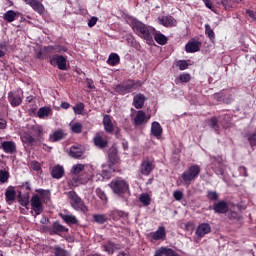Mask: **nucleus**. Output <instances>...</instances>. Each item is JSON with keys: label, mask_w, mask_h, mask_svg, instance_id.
Wrapping results in <instances>:
<instances>
[{"label": "nucleus", "mask_w": 256, "mask_h": 256, "mask_svg": "<svg viewBox=\"0 0 256 256\" xmlns=\"http://www.w3.org/2000/svg\"><path fill=\"white\" fill-rule=\"evenodd\" d=\"M141 87H143V82L129 79L122 84L116 85L114 91L119 95H127V93H133V91H137Z\"/></svg>", "instance_id": "1"}, {"label": "nucleus", "mask_w": 256, "mask_h": 256, "mask_svg": "<svg viewBox=\"0 0 256 256\" xmlns=\"http://www.w3.org/2000/svg\"><path fill=\"white\" fill-rule=\"evenodd\" d=\"M132 29L142 39H145L146 41H153V28L147 27L143 22L138 20L132 21Z\"/></svg>", "instance_id": "2"}, {"label": "nucleus", "mask_w": 256, "mask_h": 256, "mask_svg": "<svg viewBox=\"0 0 256 256\" xmlns=\"http://www.w3.org/2000/svg\"><path fill=\"white\" fill-rule=\"evenodd\" d=\"M109 187L112 189L113 193H115V195H119V197H123V195H127V193H129V183L123 178H116L112 180Z\"/></svg>", "instance_id": "3"}, {"label": "nucleus", "mask_w": 256, "mask_h": 256, "mask_svg": "<svg viewBox=\"0 0 256 256\" xmlns=\"http://www.w3.org/2000/svg\"><path fill=\"white\" fill-rule=\"evenodd\" d=\"M68 199L70 200V205L75 211H82V213H86L88 211L85 202L77 195V192L70 191L67 193Z\"/></svg>", "instance_id": "4"}, {"label": "nucleus", "mask_w": 256, "mask_h": 256, "mask_svg": "<svg viewBox=\"0 0 256 256\" xmlns=\"http://www.w3.org/2000/svg\"><path fill=\"white\" fill-rule=\"evenodd\" d=\"M70 173L72 175H79L84 173L85 181H89L93 177V166L89 164H75L72 166Z\"/></svg>", "instance_id": "5"}, {"label": "nucleus", "mask_w": 256, "mask_h": 256, "mask_svg": "<svg viewBox=\"0 0 256 256\" xmlns=\"http://www.w3.org/2000/svg\"><path fill=\"white\" fill-rule=\"evenodd\" d=\"M199 173H201V166L197 164L191 165L186 171L182 173V179L184 183H191V181H195L197 177H199Z\"/></svg>", "instance_id": "6"}, {"label": "nucleus", "mask_w": 256, "mask_h": 256, "mask_svg": "<svg viewBox=\"0 0 256 256\" xmlns=\"http://www.w3.org/2000/svg\"><path fill=\"white\" fill-rule=\"evenodd\" d=\"M146 237L150 243L165 241L167 239V229H165V226H159L156 231L146 234Z\"/></svg>", "instance_id": "7"}, {"label": "nucleus", "mask_w": 256, "mask_h": 256, "mask_svg": "<svg viewBox=\"0 0 256 256\" xmlns=\"http://www.w3.org/2000/svg\"><path fill=\"white\" fill-rule=\"evenodd\" d=\"M50 65L58 67L61 71L67 70V58L63 55H53L50 57Z\"/></svg>", "instance_id": "8"}, {"label": "nucleus", "mask_w": 256, "mask_h": 256, "mask_svg": "<svg viewBox=\"0 0 256 256\" xmlns=\"http://www.w3.org/2000/svg\"><path fill=\"white\" fill-rule=\"evenodd\" d=\"M30 203H31L32 210L35 213V217L43 213V200L41 199V196H39L38 194H35L34 196H32Z\"/></svg>", "instance_id": "9"}, {"label": "nucleus", "mask_w": 256, "mask_h": 256, "mask_svg": "<svg viewBox=\"0 0 256 256\" xmlns=\"http://www.w3.org/2000/svg\"><path fill=\"white\" fill-rule=\"evenodd\" d=\"M8 101L12 107H19L23 103V91L9 92Z\"/></svg>", "instance_id": "10"}, {"label": "nucleus", "mask_w": 256, "mask_h": 256, "mask_svg": "<svg viewBox=\"0 0 256 256\" xmlns=\"http://www.w3.org/2000/svg\"><path fill=\"white\" fill-rule=\"evenodd\" d=\"M213 171L216 175H223V171H225V160L221 156L214 157L213 162Z\"/></svg>", "instance_id": "11"}, {"label": "nucleus", "mask_w": 256, "mask_h": 256, "mask_svg": "<svg viewBox=\"0 0 256 256\" xmlns=\"http://www.w3.org/2000/svg\"><path fill=\"white\" fill-rule=\"evenodd\" d=\"M149 119H151L150 115H146L143 110H139L134 117V125L136 127H139V125H145Z\"/></svg>", "instance_id": "12"}, {"label": "nucleus", "mask_w": 256, "mask_h": 256, "mask_svg": "<svg viewBox=\"0 0 256 256\" xmlns=\"http://www.w3.org/2000/svg\"><path fill=\"white\" fill-rule=\"evenodd\" d=\"M158 22L163 27H175L177 25V20L173 16L158 17Z\"/></svg>", "instance_id": "13"}, {"label": "nucleus", "mask_w": 256, "mask_h": 256, "mask_svg": "<svg viewBox=\"0 0 256 256\" xmlns=\"http://www.w3.org/2000/svg\"><path fill=\"white\" fill-rule=\"evenodd\" d=\"M211 233V225L209 223H202L196 229V235L200 239L203 238L204 235H209Z\"/></svg>", "instance_id": "14"}, {"label": "nucleus", "mask_w": 256, "mask_h": 256, "mask_svg": "<svg viewBox=\"0 0 256 256\" xmlns=\"http://www.w3.org/2000/svg\"><path fill=\"white\" fill-rule=\"evenodd\" d=\"M103 126H104V131H106V133H113V131H115V127L113 126V118L110 115L108 114L104 115Z\"/></svg>", "instance_id": "15"}, {"label": "nucleus", "mask_w": 256, "mask_h": 256, "mask_svg": "<svg viewBox=\"0 0 256 256\" xmlns=\"http://www.w3.org/2000/svg\"><path fill=\"white\" fill-rule=\"evenodd\" d=\"M151 171H153V162L149 160H144L140 166V173L142 175L149 176L151 175Z\"/></svg>", "instance_id": "16"}, {"label": "nucleus", "mask_w": 256, "mask_h": 256, "mask_svg": "<svg viewBox=\"0 0 256 256\" xmlns=\"http://www.w3.org/2000/svg\"><path fill=\"white\" fill-rule=\"evenodd\" d=\"M151 135H153V137H155L156 139H161V135H163V128L161 127V124H159V122H152Z\"/></svg>", "instance_id": "17"}, {"label": "nucleus", "mask_w": 256, "mask_h": 256, "mask_svg": "<svg viewBox=\"0 0 256 256\" xmlns=\"http://www.w3.org/2000/svg\"><path fill=\"white\" fill-rule=\"evenodd\" d=\"M69 228L59 224V222H54L50 229V235H59V233H67Z\"/></svg>", "instance_id": "18"}, {"label": "nucleus", "mask_w": 256, "mask_h": 256, "mask_svg": "<svg viewBox=\"0 0 256 256\" xmlns=\"http://www.w3.org/2000/svg\"><path fill=\"white\" fill-rule=\"evenodd\" d=\"M1 147L4 151V153H15L17 151V144L13 141H3L1 142Z\"/></svg>", "instance_id": "19"}, {"label": "nucleus", "mask_w": 256, "mask_h": 256, "mask_svg": "<svg viewBox=\"0 0 256 256\" xmlns=\"http://www.w3.org/2000/svg\"><path fill=\"white\" fill-rule=\"evenodd\" d=\"M201 49V42L199 41H189L185 45L186 53H197Z\"/></svg>", "instance_id": "20"}, {"label": "nucleus", "mask_w": 256, "mask_h": 256, "mask_svg": "<svg viewBox=\"0 0 256 256\" xmlns=\"http://www.w3.org/2000/svg\"><path fill=\"white\" fill-rule=\"evenodd\" d=\"M103 249L108 255H113L115 251H118V249H121V246L119 244H115L111 241H108L106 244H103Z\"/></svg>", "instance_id": "21"}, {"label": "nucleus", "mask_w": 256, "mask_h": 256, "mask_svg": "<svg viewBox=\"0 0 256 256\" xmlns=\"http://www.w3.org/2000/svg\"><path fill=\"white\" fill-rule=\"evenodd\" d=\"M215 213H226L229 211V204L224 200H221L214 204Z\"/></svg>", "instance_id": "22"}, {"label": "nucleus", "mask_w": 256, "mask_h": 256, "mask_svg": "<svg viewBox=\"0 0 256 256\" xmlns=\"http://www.w3.org/2000/svg\"><path fill=\"white\" fill-rule=\"evenodd\" d=\"M67 134L63 130H56L53 134L49 136V141L51 143H57V141H61V139H65Z\"/></svg>", "instance_id": "23"}, {"label": "nucleus", "mask_w": 256, "mask_h": 256, "mask_svg": "<svg viewBox=\"0 0 256 256\" xmlns=\"http://www.w3.org/2000/svg\"><path fill=\"white\" fill-rule=\"evenodd\" d=\"M51 175L53 179H61L65 175V169L61 165H56L52 168Z\"/></svg>", "instance_id": "24"}, {"label": "nucleus", "mask_w": 256, "mask_h": 256, "mask_svg": "<svg viewBox=\"0 0 256 256\" xmlns=\"http://www.w3.org/2000/svg\"><path fill=\"white\" fill-rule=\"evenodd\" d=\"M29 5L33 9V11H35L39 15H43L45 13V6H43V3L39 2L38 0L30 2Z\"/></svg>", "instance_id": "25"}, {"label": "nucleus", "mask_w": 256, "mask_h": 256, "mask_svg": "<svg viewBox=\"0 0 256 256\" xmlns=\"http://www.w3.org/2000/svg\"><path fill=\"white\" fill-rule=\"evenodd\" d=\"M216 5H222L225 11H233L235 9L233 0H214Z\"/></svg>", "instance_id": "26"}, {"label": "nucleus", "mask_w": 256, "mask_h": 256, "mask_svg": "<svg viewBox=\"0 0 256 256\" xmlns=\"http://www.w3.org/2000/svg\"><path fill=\"white\" fill-rule=\"evenodd\" d=\"M60 217L67 225H77L79 223V220L73 214H60Z\"/></svg>", "instance_id": "27"}, {"label": "nucleus", "mask_w": 256, "mask_h": 256, "mask_svg": "<svg viewBox=\"0 0 256 256\" xmlns=\"http://www.w3.org/2000/svg\"><path fill=\"white\" fill-rule=\"evenodd\" d=\"M133 105L135 109H143V106L145 105V95L137 94L134 96Z\"/></svg>", "instance_id": "28"}, {"label": "nucleus", "mask_w": 256, "mask_h": 256, "mask_svg": "<svg viewBox=\"0 0 256 256\" xmlns=\"http://www.w3.org/2000/svg\"><path fill=\"white\" fill-rule=\"evenodd\" d=\"M87 182V180H85V176L81 177L78 175H74L70 180H69V185H71V187H79V185H83V183Z\"/></svg>", "instance_id": "29"}, {"label": "nucleus", "mask_w": 256, "mask_h": 256, "mask_svg": "<svg viewBox=\"0 0 256 256\" xmlns=\"http://www.w3.org/2000/svg\"><path fill=\"white\" fill-rule=\"evenodd\" d=\"M53 110H51L49 107H41L38 112L37 116L39 119H45V117H49V115H52Z\"/></svg>", "instance_id": "30"}, {"label": "nucleus", "mask_w": 256, "mask_h": 256, "mask_svg": "<svg viewBox=\"0 0 256 256\" xmlns=\"http://www.w3.org/2000/svg\"><path fill=\"white\" fill-rule=\"evenodd\" d=\"M15 195H16L15 189L8 188L5 192L6 203L11 205V203L15 201Z\"/></svg>", "instance_id": "31"}, {"label": "nucleus", "mask_w": 256, "mask_h": 256, "mask_svg": "<svg viewBox=\"0 0 256 256\" xmlns=\"http://www.w3.org/2000/svg\"><path fill=\"white\" fill-rule=\"evenodd\" d=\"M3 19L5 21H7L8 23H13V21H15V19H17V12H15L13 10H8L3 15Z\"/></svg>", "instance_id": "32"}, {"label": "nucleus", "mask_w": 256, "mask_h": 256, "mask_svg": "<svg viewBox=\"0 0 256 256\" xmlns=\"http://www.w3.org/2000/svg\"><path fill=\"white\" fill-rule=\"evenodd\" d=\"M121 58L117 55V53H112L109 55L107 63L111 65V67H115V65H119Z\"/></svg>", "instance_id": "33"}, {"label": "nucleus", "mask_w": 256, "mask_h": 256, "mask_svg": "<svg viewBox=\"0 0 256 256\" xmlns=\"http://www.w3.org/2000/svg\"><path fill=\"white\" fill-rule=\"evenodd\" d=\"M94 143L96 147H99L100 149H105L107 147L108 142L103 137L97 135L94 137Z\"/></svg>", "instance_id": "34"}, {"label": "nucleus", "mask_w": 256, "mask_h": 256, "mask_svg": "<svg viewBox=\"0 0 256 256\" xmlns=\"http://www.w3.org/2000/svg\"><path fill=\"white\" fill-rule=\"evenodd\" d=\"M154 40L158 45H167V36L163 35L161 32H158L154 35Z\"/></svg>", "instance_id": "35"}, {"label": "nucleus", "mask_w": 256, "mask_h": 256, "mask_svg": "<svg viewBox=\"0 0 256 256\" xmlns=\"http://www.w3.org/2000/svg\"><path fill=\"white\" fill-rule=\"evenodd\" d=\"M139 201L144 207H149L151 205V196L148 193H143L139 196Z\"/></svg>", "instance_id": "36"}, {"label": "nucleus", "mask_w": 256, "mask_h": 256, "mask_svg": "<svg viewBox=\"0 0 256 256\" xmlns=\"http://www.w3.org/2000/svg\"><path fill=\"white\" fill-rule=\"evenodd\" d=\"M83 155V151L81 150V148L72 146L70 148V157H73L74 159H79V157H82Z\"/></svg>", "instance_id": "37"}, {"label": "nucleus", "mask_w": 256, "mask_h": 256, "mask_svg": "<svg viewBox=\"0 0 256 256\" xmlns=\"http://www.w3.org/2000/svg\"><path fill=\"white\" fill-rule=\"evenodd\" d=\"M93 219L99 225H103V223H107V221H109V218L105 214H95Z\"/></svg>", "instance_id": "38"}, {"label": "nucleus", "mask_w": 256, "mask_h": 256, "mask_svg": "<svg viewBox=\"0 0 256 256\" xmlns=\"http://www.w3.org/2000/svg\"><path fill=\"white\" fill-rule=\"evenodd\" d=\"M205 35L210 39V41H215V32L211 29V25L205 24Z\"/></svg>", "instance_id": "39"}, {"label": "nucleus", "mask_w": 256, "mask_h": 256, "mask_svg": "<svg viewBox=\"0 0 256 256\" xmlns=\"http://www.w3.org/2000/svg\"><path fill=\"white\" fill-rule=\"evenodd\" d=\"M70 129H71L72 133L79 134L83 131V125H81V123H79V122L72 123V124H70Z\"/></svg>", "instance_id": "40"}, {"label": "nucleus", "mask_w": 256, "mask_h": 256, "mask_svg": "<svg viewBox=\"0 0 256 256\" xmlns=\"http://www.w3.org/2000/svg\"><path fill=\"white\" fill-rule=\"evenodd\" d=\"M53 253L55 256H69V253L59 246H54Z\"/></svg>", "instance_id": "41"}, {"label": "nucleus", "mask_w": 256, "mask_h": 256, "mask_svg": "<svg viewBox=\"0 0 256 256\" xmlns=\"http://www.w3.org/2000/svg\"><path fill=\"white\" fill-rule=\"evenodd\" d=\"M125 216V212L123 211H119V210H114L110 213V217L114 220V221H119V219H121V217Z\"/></svg>", "instance_id": "42"}, {"label": "nucleus", "mask_w": 256, "mask_h": 256, "mask_svg": "<svg viewBox=\"0 0 256 256\" xmlns=\"http://www.w3.org/2000/svg\"><path fill=\"white\" fill-rule=\"evenodd\" d=\"M21 140L23 143H28L29 145H33V143H35V138L29 133L24 134L21 137Z\"/></svg>", "instance_id": "43"}, {"label": "nucleus", "mask_w": 256, "mask_h": 256, "mask_svg": "<svg viewBox=\"0 0 256 256\" xmlns=\"http://www.w3.org/2000/svg\"><path fill=\"white\" fill-rule=\"evenodd\" d=\"M18 201L22 207H27L29 205V194L23 196L21 193L18 196Z\"/></svg>", "instance_id": "44"}, {"label": "nucleus", "mask_w": 256, "mask_h": 256, "mask_svg": "<svg viewBox=\"0 0 256 256\" xmlns=\"http://www.w3.org/2000/svg\"><path fill=\"white\" fill-rule=\"evenodd\" d=\"M178 81H180V83H189V81H191V74L189 73L180 74L178 77Z\"/></svg>", "instance_id": "45"}, {"label": "nucleus", "mask_w": 256, "mask_h": 256, "mask_svg": "<svg viewBox=\"0 0 256 256\" xmlns=\"http://www.w3.org/2000/svg\"><path fill=\"white\" fill-rule=\"evenodd\" d=\"M73 111L76 115H81L83 111H85V104L83 103H78L73 107Z\"/></svg>", "instance_id": "46"}, {"label": "nucleus", "mask_w": 256, "mask_h": 256, "mask_svg": "<svg viewBox=\"0 0 256 256\" xmlns=\"http://www.w3.org/2000/svg\"><path fill=\"white\" fill-rule=\"evenodd\" d=\"M209 126L211 127V129H213L214 131H219V121L217 120V118L213 117L209 120Z\"/></svg>", "instance_id": "47"}, {"label": "nucleus", "mask_w": 256, "mask_h": 256, "mask_svg": "<svg viewBox=\"0 0 256 256\" xmlns=\"http://www.w3.org/2000/svg\"><path fill=\"white\" fill-rule=\"evenodd\" d=\"M9 181V172L0 170V183H7Z\"/></svg>", "instance_id": "48"}, {"label": "nucleus", "mask_w": 256, "mask_h": 256, "mask_svg": "<svg viewBox=\"0 0 256 256\" xmlns=\"http://www.w3.org/2000/svg\"><path fill=\"white\" fill-rule=\"evenodd\" d=\"M96 195L101 199V201L107 203V194H105V191H102L101 188L96 189Z\"/></svg>", "instance_id": "49"}, {"label": "nucleus", "mask_w": 256, "mask_h": 256, "mask_svg": "<svg viewBox=\"0 0 256 256\" xmlns=\"http://www.w3.org/2000/svg\"><path fill=\"white\" fill-rule=\"evenodd\" d=\"M207 198L210 201H217V199H219V193H217L216 191H208Z\"/></svg>", "instance_id": "50"}, {"label": "nucleus", "mask_w": 256, "mask_h": 256, "mask_svg": "<svg viewBox=\"0 0 256 256\" xmlns=\"http://www.w3.org/2000/svg\"><path fill=\"white\" fill-rule=\"evenodd\" d=\"M177 67H179L180 71H185L189 67V63L186 60H180L177 62Z\"/></svg>", "instance_id": "51"}, {"label": "nucleus", "mask_w": 256, "mask_h": 256, "mask_svg": "<svg viewBox=\"0 0 256 256\" xmlns=\"http://www.w3.org/2000/svg\"><path fill=\"white\" fill-rule=\"evenodd\" d=\"M216 101H223L225 99V92H218L213 95Z\"/></svg>", "instance_id": "52"}, {"label": "nucleus", "mask_w": 256, "mask_h": 256, "mask_svg": "<svg viewBox=\"0 0 256 256\" xmlns=\"http://www.w3.org/2000/svg\"><path fill=\"white\" fill-rule=\"evenodd\" d=\"M173 197L176 201H181V199H183V192L176 190L173 193Z\"/></svg>", "instance_id": "53"}, {"label": "nucleus", "mask_w": 256, "mask_h": 256, "mask_svg": "<svg viewBox=\"0 0 256 256\" xmlns=\"http://www.w3.org/2000/svg\"><path fill=\"white\" fill-rule=\"evenodd\" d=\"M203 3L205 7H207V9H210V11L215 12V7H213V3L211 2V0H203Z\"/></svg>", "instance_id": "54"}, {"label": "nucleus", "mask_w": 256, "mask_h": 256, "mask_svg": "<svg viewBox=\"0 0 256 256\" xmlns=\"http://www.w3.org/2000/svg\"><path fill=\"white\" fill-rule=\"evenodd\" d=\"M248 141H249L251 147H255L256 146V133L250 135L248 138Z\"/></svg>", "instance_id": "55"}, {"label": "nucleus", "mask_w": 256, "mask_h": 256, "mask_svg": "<svg viewBox=\"0 0 256 256\" xmlns=\"http://www.w3.org/2000/svg\"><path fill=\"white\" fill-rule=\"evenodd\" d=\"M35 133H36V135L38 137V141H41V139H43V128L37 127L35 129Z\"/></svg>", "instance_id": "56"}, {"label": "nucleus", "mask_w": 256, "mask_h": 256, "mask_svg": "<svg viewBox=\"0 0 256 256\" xmlns=\"http://www.w3.org/2000/svg\"><path fill=\"white\" fill-rule=\"evenodd\" d=\"M246 15H248L252 21H256V11L246 10Z\"/></svg>", "instance_id": "57"}, {"label": "nucleus", "mask_w": 256, "mask_h": 256, "mask_svg": "<svg viewBox=\"0 0 256 256\" xmlns=\"http://www.w3.org/2000/svg\"><path fill=\"white\" fill-rule=\"evenodd\" d=\"M21 189H26L27 190V195H29V192L31 191V184L29 182H24L20 186Z\"/></svg>", "instance_id": "58"}, {"label": "nucleus", "mask_w": 256, "mask_h": 256, "mask_svg": "<svg viewBox=\"0 0 256 256\" xmlns=\"http://www.w3.org/2000/svg\"><path fill=\"white\" fill-rule=\"evenodd\" d=\"M238 171L242 177H247V168L245 166H240Z\"/></svg>", "instance_id": "59"}, {"label": "nucleus", "mask_w": 256, "mask_h": 256, "mask_svg": "<svg viewBox=\"0 0 256 256\" xmlns=\"http://www.w3.org/2000/svg\"><path fill=\"white\" fill-rule=\"evenodd\" d=\"M97 21H98V18H97V17H92V18L88 21V27H95V25H97Z\"/></svg>", "instance_id": "60"}, {"label": "nucleus", "mask_w": 256, "mask_h": 256, "mask_svg": "<svg viewBox=\"0 0 256 256\" xmlns=\"http://www.w3.org/2000/svg\"><path fill=\"white\" fill-rule=\"evenodd\" d=\"M31 168L33 171H40L41 170V164L39 162H32L31 163Z\"/></svg>", "instance_id": "61"}, {"label": "nucleus", "mask_w": 256, "mask_h": 256, "mask_svg": "<svg viewBox=\"0 0 256 256\" xmlns=\"http://www.w3.org/2000/svg\"><path fill=\"white\" fill-rule=\"evenodd\" d=\"M228 218L231 219V220L239 219V214L237 212H230L228 214Z\"/></svg>", "instance_id": "62"}, {"label": "nucleus", "mask_w": 256, "mask_h": 256, "mask_svg": "<svg viewBox=\"0 0 256 256\" xmlns=\"http://www.w3.org/2000/svg\"><path fill=\"white\" fill-rule=\"evenodd\" d=\"M56 51H57V53H66V51H67V47H65V46H56Z\"/></svg>", "instance_id": "63"}, {"label": "nucleus", "mask_w": 256, "mask_h": 256, "mask_svg": "<svg viewBox=\"0 0 256 256\" xmlns=\"http://www.w3.org/2000/svg\"><path fill=\"white\" fill-rule=\"evenodd\" d=\"M0 129H7V120L0 118Z\"/></svg>", "instance_id": "64"}]
</instances>
